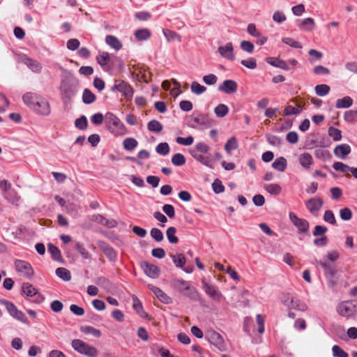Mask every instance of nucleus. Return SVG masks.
Masks as SVG:
<instances>
[{"label": "nucleus", "instance_id": "nucleus-14", "mask_svg": "<svg viewBox=\"0 0 357 357\" xmlns=\"http://www.w3.org/2000/svg\"><path fill=\"white\" fill-rule=\"evenodd\" d=\"M202 282L204 284V288L206 294L213 300L220 301L223 296L222 293L219 291L218 287L214 285L208 284L204 280H202Z\"/></svg>", "mask_w": 357, "mask_h": 357}, {"label": "nucleus", "instance_id": "nucleus-45", "mask_svg": "<svg viewBox=\"0 0 357 357\" xmlns=\"http://www.w3.org/2000/svg\"><path fill=\"white\" fill-rule=\"evenodd\" d=\"M315 92L319 96H326L330 91V86L327 84H318L315 86Z\"/></svg>", "mask_w": 357, "mask_h": 357}, {"label": "nucleus", "instance_id": "nucleus-11", "mask_svg": "<svg viewBox=\"0 0 357 357\" xmlns=\"http://www.w3.org/2000/svg\"><path fill=\"white\" fill-rule=\"evenodd\" d=\"M22 291L29 297H33V301L40 303L45 299L44 296L41 295L37 289H36L30 283H24L22 285Z\"/></svg>", "mask_w": 357, "mask_h": 357}, {"label": "nucleus", "instance_id": "nucleus-43", "mask_svg": "<svg viewBox=\"0 0 357 357\" xmlns=\"http://www.w3.org/2000/svg\"><path fill=\"white\" fill-rule=\"evenodd\" d=\"M171 257L176 267L182 268L185 264V258L183 254L171 255Z\"/></svg>", "mask_w": 357, "mask_h": 357}, {"label": "nucleus", "instance_id": "nucleus-63", "mask_svg": "<svg viewBox=\"0 0 357 357\" xmlns=\"http://www.w3.org/2000/svg\"><path fill=\"white\" fill-rule=\"evenodd\" d=\"M332 351L335 357H349L348 354L337 345H334L332 348Z\"/></svg>", "mask_w": 357, "mask_h": 357}, {"label": "nucleus", "instance_id": "nucleus-37", "mask_svg": "<svg viewBox=\"0 0 357 357\" xmlns=\"http://www.w3.org/2000/svg\"><path fill=\"white\" fill-rule=\"evenodd\" d=\"M96 100V96L91 92V90L85 89L82 95V100L85 104H91Z\"/></svg>", "mask_w": 357, "mask_h": 357}, {"label": "nucleus", "instance_id": "nucleus-7", "mask_svg": "<svg viewBox=\"0 0 357 357\" xmlns=\"http://www.w3.org/2000/svg\"><path fill=\"white\" fill-rule=\"evenodd\" d=\"M0 304L6 307L9 314L14 319L23 323L26 322L27 319L25 314L22 311L19 310L12 302L5 299H1Z\"/></svg>", "mask_w": 357, "mask_h": 357}, {"label": "nucleus", "instance_id": "nucleus-35", "mask_svg": "<svg viewBox=\"0 0 357 357\" xmlns=\"http://www.w3.org/2000/svg\"><path fill=\"white\" fill-rule=\"evenodd\" d=\"M238 147L237 139L235 137L229 138L225 145V149L228 154H231L233 150Z\"/></svg>", "mask_w": 357, "mask_h": 357}, {"label": "nucleus", "instance_id": "nucleus-5", "mask_svg": "<svg viewBox=\"0 0 357 357\" xmlns=\"http://www.w3.org/2000/svg\"><path fill=\"white\" fill-rule=\"evenodd\" d=\"M188 125L195 129H206L210 127L211 121L207 115L199 114L189 116Z\"/></svg>", "mask_w": 357, "mask_h": 357}, {"label": "nucleus", "instance_id": "nucleus-27", "mask_svg": "<svg viewBox=\"0 0 357 357\" xmlns=\"http://www.w3.org/2000/svg\"><path fill=\"white\" fill-rule=\"evenodd\" d=\"M267 62L273 66L281 68L284 70H288L289 69V65L286 61L277 58L270 57L268 59Z\"/></svg>", "mask_w": 357, "mask_h": 357}, {"label": "nucleus", "instance_id": "nucleus-9", "mask_svg": "<svg viewBox=\"0 0 357 357\" xmlns=\"http://www.w3.org/2000/svg\"><path fill=\"white\" fill-rule=\"evenodd\" d=\"M32 110L41 116H48L51 113L50 102L40 96L39 99L34 103Z\"/></svg>", "mask_w": 357, "mask_h": 357}, {"label": "nucleus", "instance_id": "nucleus-62", "mask_svg": "<svg viewBox=\"0 0 357 357\" xmlns=\"http://www.w3.org/2000/svg\"><path fill=\"white\" fill-rule=\"evenodd\" d=\"M196 149L192 151H197L199 153H208L210 150V147L208 144L204 142H199L195 146Z\"/></svg>", "mask_w": 357, "mask_h": 357}, {"label": "nucleus", "instance_id": "nucleus-49", "mask_svg": "<svg viewBox=\"0 0 357 357\" xmlns=\"http://www.w3.org/2000/svg\"><path fill=\"white\" fill-rule=\"evenodd\" d=\"M97 62L102 66H106L110 61L109 54L107 52L100 53L96 57Z\"/></svg>", "mask_w": 357, "mask_h": 357}, {"label": "nucleus", "instance_id": "nucleus-38", "mask_svg": "<svg viewBox=\"0 0 357 357\" xmlns=\"http://www.w3.org/2000/svg\"><path fill=\"white\" fill-rule=\"evenodd\" d=\"M62 99L64 103L68 104L71 101L72 97L75 95V91L70 88L61 89Z\"/></svg>", "mask_w": 357, "mask_h": 357}, {"label": "nucleus", "instance_id": "nucleus-2", "mask_svg": "<svg viewBox=\"0 0 357 357\" xmlns=\"http://www.w3.org/2000/svg\"><path fill=\"white\" fill-rule=\"evenodd\" d=\"M105 123L108 130L116 137L123 136L127 133V128L124 124L111 112L105 114Z\"/></svg>", "mask_w": 357, "mask_h": 357}, {"label": "nucleus", "instance_id": "nucleus-17", "mask_svg": "<svg viewBox=\"0 0 357 357\" xmlns=\"http://www.w3.org/2000/svg\"><path fill=\"white\" fill-rule=\"evenodd\" d=\"M210 342L216 347L220 351L225 350V342L222 336L217 332L213 331L208 334Z\"/></svg>", "mask_w": 357, "mask_h": 357}, {"label": "nucleus", "instance_id": "nucleus-3", "mask_svg": "<svg viewBox=\"0 0 357 357\" xmlns=\"http://www.w3.org/2000/svg\"><path fill=\"white\" fill-rule=\"evenodd\" d=\"M337 313L347 318L357 315V301H344L340 303L337 307Z\"/></svg>", "mask_w": 357, "mask_h": 357}, {"label": "nucleus", "instance_id": "nucleus-29", "mask_svg": "<svg viewBox=\"0 0 357 357\" xmlns=\"http://www.w3.org/2000/svg\"><path fill=\"white\" fill-rule=\"evenodd\" d=\"M3 196L8 201L15 205L18 204V202L20 199V197L18 195L16 190L13 188L4 194Z\"/></svg>", "mask_w": 357, "mask_h": 357}, {"label": "nucleus", "instance_id": "nucleus-36", "mask_svg": "<svg viewBox=\"0 0 357 357\" xmlns=\"http://www.w3.org/2000/svg\"><path fill=\"white\" fill-rule=\"evenodd\" d=\"M47 250L55 261H61L62 260L61 252L56 246L53 244H49Z\"/></svg>", "mask_w": 357, "mask_h": 357}, {"label": "nucleus", "instance_id": "nucleus-18", "mask_svg": "<svg viewBox=\"0 0 357 357\" xmlns=\"http://www.w3.org/2000/svg\"><path fill=\"white\" fill-rule=\"evenodd\" d=\"M141 266L145 274L149 277L155 278L158 276L160 269L156 265L144 261Z\"/></svg>", "mask_w": 357, "mask_h": 357}, {"label": "nucleus", "instance_id": "nucleus-30", "mask_svg": "<svg viewBox=\"0 0 357 357\" xmlns=\"http://www.w3.org/2000/svg\"><path fill=\"white\" fill-rule=\"evenodd\" d=\"M353 105V100L349 96H344L342 98L337 99L336 101L335 107L337 109L348 108Z\"/></svg>", "mask_w": 357, "mask_h": 357}, {"label": "nucleus", "instance_id": "nucleus-56", "mask_svg": "<svg viewBox=\"0 0 357 357\" xmlns=\"http://www.w3.org/2000/svg\"><path fill=\"white\" fill-rule=\"evenodd\" d=\"M158 153L166 155L169 153V146L167 142L160 143L155 149Z\"/></svg>", "mask_w": 357, "mask_h": 357}, {"label": "nucleus", "instance_id": "nucleus-59", "mask_svg": "<svg viewBox=\"0 0 357 357\" xmlns=\"http://www.w3.org/2000/svg\"><path fill=\"white\" fill-rule=\"evenodd\" d=\"M340 216L343 220H350L352 218V211L350 208L345 207L340 211Z\"/></svg>", "mask_w": 357, "mask_h": 357}, {"label": "nucleus", "instance_id": "nucleus-31", "mask_svg": "<svg viewBox=\"0 0 357 357\" xmlns=\"http://www.w3.org/2000/svg\"><path fill=\"white\" fill-rule=\"evenodd\" d=\"M287 160L284 157H280L277 158L273 163L272 167L279 171L284 172L287 168Z\"/></svg>", "mask_w": 357, "mask_h": 357}, {"label": "nucleus", "instance_id": "nucleus-25", "mask_svg": "<svg viewBox=\"0 0 357 357\" xmlns=\"http://www.w3.org/2000/svg\"><path fill=\"white\" fill-rule=\"evenodd\" d=\"M289 310H297L300 311H305L307 307L305 303L301 302L299 299L294 298L290 299L289 303L287 306Z\"/></svg>", "mask_w": 357, "mask_h": 357}, {"label": "nucleus", "instance_id": "nucleus-21", "mask_svg": "<svg viewBox=\"0 0 357 357\" xmlns=\"http://www.w3.org/2000/svg\"><path fill=\"white\" fill-rule=\"evenodd\" d=\"M298 162L305 169H310L314 163V160L310 153H303L298 157Z\"/></svg>", "mask_w": 357, "mask_h": 357}, {"label": "nucleus", "instance_id": "nucleus-20", "mask_svg": "<svg viewBox=\"0 0 357 357\" xmlns=\"http://www.w3.org/2000/svg\"><path fill=\"white\" fill-rule=\"evenodd\" d=\"M91 220L104 226L112 228L116 226V222L114 220H107L100 214L93 215Z\"/></svg>", "mask_w": 357, "mask_h": 357}, {"label": "nucleus", "instance_id": "nucleus-1", "mask_svg": "<svg viewBox=\"0 0 357 357\" xmlns=\"http://www.w3.org/2000/svg\"><path fill=\"white\" fill-rule=\"evenodd\" d=\"M172 286L176 291L187 296L190 300L197 301L199 298L197 289L188 281L174 279L172 281Z\"/></svg>", "mask_w": 357, "mask_h": 357}, {"label": "nucleus", "instance_id": "nucleus-44", "mask_svg": "<svg viewBox=\"0 0 357 357\" xmlns=\"http://www.w3.org/2000/svg\"><path fill=\"white\" fill-rule=\"evenodd\" d=\"M135 36L139 40H147L151 36L149 30L146 29H138L135 33Z\"/></svg>", "mask_w": 357, "mask_h": 357}, {"label": "nucleus", "instance_id": "nucleus-53", "mask_svg": "<svg viewBox=\"0 0 357 357\" xmlns=\"http://www.w3.org/2000/svg\"><path fill=\"white\" fill-rule=\"evenodd\" d=\"M191 91L196 95H200L206 91V88L197 82H193L191 84Z\"/></svg>", "mask_w": 357, "mask_h": 357}, {"label": "nucleus", "instance_id": "nucleus-6", "mask_svg": "<svg viewBox=\"0 0 357 357\" xmlns=\"http://www.w3.org/2000/svg\"><path fill=\"white\" fill-rule=\"evenodd\" d=\"M111 90L113 92H120L127 100H130L134 94V90L131 85L121 79H116Z\"/></svg>", "mask_w": 357, "mask_h": 357}, {"label": "nucleus", "instance_id": "nucleus-48", "mask_svg": "<svg viewBox=\"0 0 357 357\" xmlns=\"http://www.w3.org/2000/svg\"><path fill=\"white\" fill-rule=\"evenodd\" d=\"M164 35L167 40L169 41H174L177 40L178 42L181 41V37L179 34L177 33L170 31V30H166L163 31Z\"/></svg>", "mask_w": 357, "mask_h": 357}, {"label": "nucleus", "instance_id": "nucleus-24", "mask_svg": "<svg viewBox=\"0 0 357 357\" xmlns=\"http://www.w3.org/2000/svg\"><path fill=\"white\" fill-rule=\"evenodd\" d=\"M22 61L24 64L27 66L29 68H30L34 73H40L42 69V66L39 62L35 61L31 58L27 56H24L22 58Z\"/></svg>", "mask_w": 357, "mask_h": 357}, {"label": "nucleus", "instance_id": "nucleus-57", "mask_svg": "<svg viewBox=\"0 0 357 357\" xmlns=\"http://www.w3.org/2000/svg\"><path fill=\"white\" fill-rule=\"evenodd\" d=\"M333 167L335 170L342 173H347L350 169L349 166L341 162H334L333 165Z\"/></svg>", "mask_w": 357, "mask_h": 357}, {"label": "nucleus", "instance_id": "nucleus-50", "mask_svg": "<svg viewBox=\"0 0 357 357\" xmlns=\"http://www.w3.org/2000/svg\"><path fill=\"white\" fill-rule=\"evenodd\" d=\"M314 27V20L311 17L305 18L301 23V28L307 31H312Z\"/></svg>", "mask_w": 357, "mask_h": 357}, {"label": "nucleus", "instance_id": "nucleus-10", "mask_svg": "<svg viewBox=\"0 0 357 357\" xmlns=\"http://www.w3.org/2000/svg\"><path fill=\"white\" fill-rule=\"evenodd\" d=\"M289 219L292 224L298 229V233H307L309 231L310 223L303 218H298L294 213H289Z\"/></svg>", "mask_w": 357, "mask_h": 357}, {"label": "nucleus", "instance_id": "nucleus-12", "mask_svg": "<svg viewBox=\"0 0 357 357\" xmlns=\"http://www.w3.org/2000/svg\"><path fill=\"white\" fill-rule=\"evenodd\" d=\"M139 82L149 83L151 81L152 74L146 66H137L132 72Z\"/></svg>", "mask_w": 357, "mask_h": 357}, {"label": "nucleus", "instance_id": "nucleus-54", "mask_svg": "<svg viewBox=\"0 0 357 357\" xmlns=\"http://www.w3.org/2000/svg\"><path fill=\"white\" fill-rule=\"evenodd\" d=\"M328 135L334 141H340L342 139L341 130L334 127L329 128Z\"/></svg>", "mask_w": 357, "mask_h": 357}, {"label": "nucleus", "instance_id": "nucleus-64", "mask_svg": "<svg viewBox=\"0 0 357 357\" xmlns=\"http://www.w3.org/2000/svg\"><path fill=\"white\" fill-rule=\"evenodd\" d=\"M301 111V109L299 107H294V106L288 105L284 109V115L289 116L293 114H298Z\"/></svg>", "mask_w": 357, "mask_h": 357}, {"label": "nucleus", "instance_id": "nucleus-26", "mask_svg": "<svg viewBox=\"0 0 357 357\" xmlns=\"http://www.w3.org/2000/svg\"><path fill=\"white\" fill-rule=\"evenodd\" d=\"M106 43L112 48L118 51L122 47V43L121 41L114 36L108 35L105 38Z\"/></svg>", "mask_w": 357, "mask_h": 357}, {"label": "nucleus", "instance_id": "nucleus-32", "mask_svg": "<svg viewBox=\"0 0 357 357\" xmlns=\"http://www.w3.org/2000/svg\"><path fill=\"white\" fill-rule=\"evenodd\" d=\"M102 251L110 259L114 260L116 257V253L114 250L109 245L102 243L100 245Z\"/></svg>", "mask_w": 357, "mask_h": 357}, {"label": "nucleus", "instance_id": "nucleus-47", "mask_svg": "<svg viewBox=\"0 0 357 357\" xmlns=\"http://www.w3.org/2000/svg\"><path fill=\"white\" fill-rule=\"evenodd\" d=\"M266 190L271 195H277L281 192L282 188L277 183H271L265 186Z\"/></svg>", "mask_w": 357, "mask_h": 357}, {"label": "nucleus", "instance_id": "nucleus-55", "mask_svg": "<svg viewBox=\"0 0 357 357\" xmlns=\"http://www.w3.org/2000/svg\"><path fill=\"white\" fill-rule=\"evenodd\" d=\"M81 331L82 332L86 334H92L93 336L96 337H100L101 335V332L100 330L89 326L82 327Z\"/></svg>", "mask_w": 357, "mask_h": 357}, {"label": "nucleus", "instance_id": "nucleus-39", "mask_svg": "<svg viewBox=\"0 0 357 357\" xmlns=\"http://www.w3.org/2000/svg\"><path fill=\"white\" fill-rule=\"evenodd\" d=\"M56 275L65 281H69L71 279L70 271L66 268L60 267L56 269Z\"/></svg>", "mask_w": 357, "mask_h": 357}, {"label": "nucleus", "instance_id": "nucleus-8", "mask_svg": "<svg viewBox=\"0 0 357 357\" xmlns=\"http://www.w3.org/2000/svg\"><path fill=\"white\" fill-rule=\"evenodd\" d=\"M15 267L16 271L20 276L31 278L34 274V271L31 265L26 261L20 259L15 260Z\"/></svg>", "mask_w": 357, "mask_h": 357}, {"label": "nucleus", "instance_id": "nucleus-22", "mask_svg": "<svg viewBox=\"0 0 357 357\" xmlns=\"http://www.w3.org/2000/svg\"><path fill=\"white\" fill-rule=\"evenodd\" d=\"M149 288L152 292L158 297V298L165 303H169L170 302V297L168 296L160 288L155 287L151 284H149Z\"/></svg>", "mask_w": 357, "mask_h": 357}, {"label": "nucleus", "instance_id": "nucleus-60", "mask_svg": "<svg viewBox=\"0 0 357 357\" xmlns=\"http://www.w3.org/2000/svg\"><path fill=\"white\" fill-rule=\"evenodd\" d=\"M266 139L268 142L273 146H280L282 144L281 139L279 137L274 135H266Z\"/></svg>", "mask_w": 357, "mask_h": 357}, {"label": "nucleus", "instance_id": "nucleus-16", "mask_svg": "<svg viewBox=\"0 0 357 357\" xmlns=\"http://www.w3.org/2000/svg\"><path fill=\"white\" fill-rule=\"evenodd\" d=\"M238 85L237 83L231 79H227L218 86L220 91L224 92L227 94L234 93L237 91Z\"/></svg>", "mask_w": 357, "mask_h": 357}, {"label": "nucleus", "instance_id": "nucleus-51", "mask_svg": "<svg viewBox=\"0 0 357 357\" xmlns=\"http://www.w3.org/2000/svg\"><path fill=\"white\" fill-rule=\"evenodd\" d=\"M185 158L181 153H176L172 158V162L175 166H181L185 163Z\"/></svg>", "mask_w": 357, "mask_h": 357}, {"label": "nucleus", "instance_id": "nucleus-34", "mask_svg": "<svg viewBox=\"0 0 357 357\" xmlns=\"http://www.w3.org/2000/svg\"><path fill=\"white\" fill-rule=\"evenodd\" d=\"M147 128L150 132L160 133L163 126L160 122L157 120H151L147 123Z\"/></svg>", "mask_w": 357, "mask_h": 357}, {"label": "nucleus", "instance_id": "nucleus-61", "mask_svg": "<svg viewBox=\"0 0 357 357\" xmlns=\"http://www.w3.org/2000/svg\"><path fill=\"white\" fill-rule=\"evenodd\" d=\"M328 229L325 226L322 225H317L314 227V229L312 232L314 236H324L325 234L327 232Z\"/></svg>", "mask_w": 357, "mask_h": 357}, {"label": "nucleus", "instance_id": "nucleus-42", "mask_svg": "<svg viewBox=\"0 0 357 357\" xmlns=\"http://www.w3.org/2000/svg\"><path fill=\"white\" fill-rule=\"evenodd\" d=\"M123 144L124 149L130 151L137 147L138 142L135 139L132 137H128L124 139Z\"/></svg>", "mask_w": 357, "mask_h": 357}, {"label": "nucleus", "instance_id": "nucleus-15", "mask_svg": "<svg viewBox=\"0 0 357 357\" xmlns=\"http://www.w3.org/2000/svg\"><path fill=\"white\" fill-rule=\"evenodd\" d=\"M218 52L225 59L230 61L235 59L234 47L231 43H227L225 45L220 46L218 47Z\"/></svg>", "mask_w": 357, "mask_h": 357}, {"label": "nucleus", "instance_id": "nucleus-33", "mask_svg": "<svg viewBox=\"0 0 357 357\" xmlns=\"http://www.w3.org/2000/svg\"><path fill=\"white\" fill-rule=\"evenodd\" d=\"M133 308L136 311V312L142 318L146 317L147 314L143 309V306L140 302V301L137 298V296H133Z\"/></svg>", "mask_w": 357, "mask_h": 357}, {"label": "nucleus", "instance_id": "nucleus-46", "mask_svg": "<svg viewBox=\"0 0 357 357\" xmlns=\"http://www.w3.org/2000/svg\"><path fill=\"white\" fill-rule=\"evenodd\" d=\"M344 119L349 123L357 121V110H348L344 112Z\"/></svg>", "mask_w": 357, "mask_h": 357}, {"label": "nucleus", "instance_id": "nucleus-58", "mask_svg": "<svg viewBox=\"0 0 357 357\" xmlns=\"http://www.w3.org/2000/svg\"><path fill=\"white\" fill-rule=\"evenodd\" d=\"M150 234L151 236L157 242H160L164 238L162 232L158 228H153L151 230Z\"/></svg>", "mask_w": 357, "mask_h": 357}, {"label": "nucleus", "instance_id": "nucleus-52", "mask_svg": "<svg viewBox=\"0 0 357 357\" xmlns=\"http://www.w3.org/2000/svg\"><path fill=\"white\" fill-rule=\"evenodd\" d=\"M75 126L79 130H85L88 126V121L85 116L77 119L75 122Z\"/></svg>", "mask_w": 357, "mask_h": 357}, {"label": "nucleus", "instance_id": "nucleus-23", "mask_svg": "<svg viewBox=\"0 0 357 357\" xmlns=\"http://www.w3.org/2000/svg\"><path fill=\"white\" fill-rule=\"evenodd\" d=\"M40 95L32 92H27L22 96L23 102L26 105L31 109L34 106V103L39 99Z\"/></svg>", "mask_w": 357, "mask_h": 357}, {"label": "nucleus", "instance_id": "nucleus-4", "mask_svg": "<svg viewBox=\"0 0 357 357\" xmlns=\"http://www.w3.org/2000/svg\"><path fill=\"white\" fill-rule=\"evenodd\" d=\"M71 345L75 351L89 357H96L98 355V351L96 347L87 344L81 340H73Z\"/></svg>", "mask_w": 357, "mask_h": 357}, {"label": "nucleus", "instance_id": "nucleus-19", "mask_svg": "<svg viewBox=\"0 0 357 357\" xmlns=\"http://www.w3.org/2000/svg\"><path fill=\"white\" fill-rule=\"evenodd\" d=\"M351 151V146L347 144L337 145L333 150L334 155L340 159H345Z\"/></svg>", "mask_w": 357, "mask_h": 357}, {"label": "nucleus", "instance_id": "nucleus-28", "mask_svg": "<svg viewBox=\"0 0 357 357\" xmlns=\"http://www.w3.org/2000/svg\"><path fill=\"white\" fill-rule=\"evenodd\" d=\"M317 264L324 268L326 277H333L335 275L336 270L333 265L322 261H317Z\"/></svg>", "mask_w": 357, "mask_h": 357}, {"label": "nucleus", "instance_id": "nucleus-13", "mask_svg": "<svg viewBox=\"0 0 357 357\" xmlns=\"http://www.w3.org/2000/svg\"><path fill=\"white\" fill-rule=\"evenodd\" d=\"M324 202L320 197H313L305 202V206L314 216H317Z\"/></svg>", "mask_w": 357, "mask_h": 357}, {"label": "nucleus", "instance_id": "nucleus-41", "mask_svg": "<svg viewBox=\"0 0 357 357\" xmlns=\"http://www.w3.org/2000/svg\"><path fill=\"white\" fill-rule=\"evenodd\" d=\"M214 112L218 117L225 116L229 112L228 107L225 104H219L215 109Z\"/></svg>", "mask_w": 357, "mask_h": 357}, {"label": "nucleus", "instance_id": "nucleus-40", "mask_svg": "<svg viewBox=\"0 0 357 357\" xmlns=\"http://www.w3.org/2000/svg\"><path fill=\"white\" fill-rule=\"evenodd\" d=\"M176 229L174 227H170L166 231V235L168 241L173 244H176L178 242V238L175 235Z\"/></svg>", "mask_w": 357, "mask_h": 357}]
</instances>
